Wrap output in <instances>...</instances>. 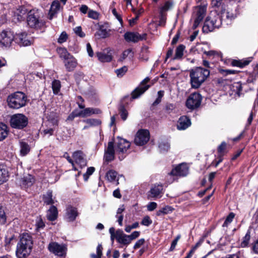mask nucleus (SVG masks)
<instances>
[{
    "mask_svg": "<svg viewBox=\"0 0 258 258\" xmlns=\"http://www.w3.org/2000/svg\"><path fill=\"white\" fill-rule=\"evenodd\" d=\"M210 75V71L202 67H197L190 71L189 77L191 86L198 89Z\"/></svg>",
    "mask_w": 258,
    "mask_h": 258,
    "instance_id": "f257e3e1",
    "label": "nucleus"
},
{
    "mask_svg": "<svg viewBox=\"0 0 258 258\" xmlns=\"http://www.w3.org/2000/svg\"><path fill=\"white\" fill-rule=\"evenodd\" d=\"M32 241L28 234H24L17 244L16 255L18 258H24L31 252Z\"/></svg>",
    "mask_w": 258,
    "mask_h": 258,
    "instance_id": "f03ea898",
    "label": "nucleus"
},
{
    "mask_svg": "<svg viewBox=\"0 0 258 258\" xmlns=\"http://www.w3.org/2000/svg\"><path fill=\"white\" fill-rule=\"evenodd\" d=\"M7 102L10 108L19 109L26 105L27 97L22 92H17L8 96Z\"/></svg>",
    "mask_w": 258,
    "mask_h": 258,
    "instance_id": "7ed1b4c3",
    "label": "nucleus"
},
{
    "mask_svg": "<svg viewBox=\"0 0 258 258\" xmlns=\"http://www.w3.org/2000/svg\"><path fill=\"white\" fill-rule=\"evenodd\" d=\"M223 19L216 12H212L206 18L203 26V31L208 32L215 28H219L222 24Z\"/></svg>",
    "mask_w": 258,
    "mask_h": 258,
    "instance_id": "20e7f679",
    "label": "nucleus"
},
{
    "mask_svg": "<svg viewBox=\"0 0 258 258\" xmlns=\"http://www.w3.org/2000/svg\"><path fill=\"white\" fill-rule=\"evenodd\" d=\"M40 13L38 10H30L28 13L27 23L31 28L40 29L45 26V22L41 19Z\"/></svg>",
    "mask_w": 258,
    "mask_h": 258,
    "instance_id": "39448f33",
    "label": "nucleus"
},
{
    "mask_svg": "<svg viewBox=\"0 0 258 258\" xmlns=\"http://www.w3.org/2000/svg\"><path fill=\"white\" fill-rule=\"evenodd\" d=\"M11 125L13 128L22 129L28 124L27 117L23 114H16L11 117Z\"/></svg>",
    "mask_w": 258,
    "mask_h": 258,
    "instance_id": "423d86ee",
    "label": "nucleus"
},
{
    "mask_svg": "<svg viewBox=\"0 0 258 258\" xmlns=\"http://www.w3.org/2000/svg\"><path fill=\"white\" fill-rule=\"evenodd\" d=\"M206 12V8L204 6H199L195 8L192 16V19L194 21L193 29H196L203 21Z\"/></svg>",
    "mask_w": 258,
    "mask_h": 258,
    "instance_id": "0eeeda50",
    "label": "nucleus"
},
{
    "mask_svg": "<svg viewBox=\"0 0 258 258\" xmlns=\"http://www.w3.org/2000/svg\"><path fill=\"white\" fill-rule=\"evenodd\" d=\"M202 100V97L200 94L194 93L190 94L186 101V107L190 109L193 110L199 107Z\"/></svg>",
    "mask_w": 258,
    "mask_h": 258,
    "instance_id": "6e6552de",
    "label": "nucleus"
},
{
    "mask_svg": "<svg viewBox=\"0 0 258 258\" xmlns=\"http://www.w3.org/2000/svg\"><path fill=\"white\" fill-rule=\"evenodd\" d=\"M149 139V131L146 130H140L137 133L134 142L137 145L142 146L146 144Z\"/></svg>",
    "mask_w": 258,
    "mask_h": 258,
    "instance_id": "1a4fd4ad",
    "label": "nucleus"
},
{
    "mask_svg": "<svg viewBox=\"0 0 258 258\" xmlns=\"http://www.w3.org/2000/svg\"><path fill=\"white\" fill-rule=\"evenodd\" d=\"M58 124V119L55 114H53L52 117L50 115L48 117L47 127L43 131L44 135L50 136L53 135L54 128Z\"/></svg>",
    "mask_w": 258,
    "mask_h": 258,
    "instance_id": "9d476101",
    "label": "nucleus"
},
{
    "mask_svg": "<svg viewBox=\"0 0 258 258\" xmlns=\"http://www.w3.org/2000/svg\"><path fill=\"white\" fill-rule=\"evenodd\" d=\"M15 38L14 33L11 30H4L0 33V43L5 46H9Z\"/></svg>",
    "mask_w": 258,
    "mask_h": 258,
    "instance_id": "9b49d317",
    "label": "nucleus"
},
{
    "mask_svg": "<svg viewBox=\"0 0 258 258\" xmlns=\"http://www.w3.org/2000/svg\"><path fill=\"white\" fill-rule=\"evenodd\" d=\"M150 81L149 77H146L141 82L142 86L136 88L132 93V98L136 99L139 97L141 95L143 94L146 90H147L150 87L149 85H146Z\"/></svg>",
    "mask_w": 258,
    "mask_h": 258,
    "instance_id": "f8f14e48",
    "label": "nucleus"
},
{
    "mask_svg": "<svg viewBox=\"0 0 258 258\" xmlns=\"http://www.w3.org/2000/svg\"><path fill=\"white\" fill-rule=\"evenodd\" d=\"M146 37V34H143L142 35L137 32H127L124 35V39L127 42H137L140 40L145 39Z\"/></svg>",
    "mask_w": 258,
    "mask_h": 258,
    "instance_id": "ddd939ff",
    "label": "nucleus"
},
{
    "mask_svg": "<svg viewBox=\"0 0 258 258\" xmlns=\"http://www.w3.org/2000/svg\"><path fill=\"white\" fill-rule=\"evenodd\" d=\"M188 173V168L186 164H181L173 169L170 175L174 176H184Z\"/></svg>",
    "mask_w": 258,
    "mask_h": 258,
    "instance_id": "4468645a",
    "label": "nucleus"
},
{
    "mask_svg": "<svg viewBox=\"0 0 258 258\" xmlns=\"http://www.w3.org/2000/svg\"><path fill=\"white\" fill-rule=\"evenodd\" d=\"M49 251L58 256H62L65 253L66 247L64 246L58 244L56 242H51L49 244Z\"/></svg>",
    "mask_w": 258,
    "mask_h": 258,
    "instance_id": "2eb2a0df",
    "label": "nucleus"
},
{
    "mask_svg": "<svg viewBox=\"0 0 258 258\" xmlns=\"http://www.w3.org/2000/svg\"><path fill=\"white\" fill-rule=\"evenodd\" d=\"M74 163L78 164L81 168L86 166L87 161L85 158V155L81 151L75 152L73 154Z\"/></svg>",
    "mask_w": 258,
    "mask_h": 258,
    "instance_id": "dca6fc26",
    "label": "nucleus"
},
{
    "mask_svg": "<svg viewBox=\"0 0 258 258\" xmlns=\"http://www.w3.org/2000/svg\"><path fill=\"white\" fill-rule=\"evenodd\" d=\"M131 144L129 142L123 139H119L116 143L115 150L117 153L123 154L130 147Z\"/></svg>",
    "mask_w": 258,
    "mask_h": 258,
    "instance_id": "f3484780",
    "label": "nucleus"
},
{
    "mask_svg": "<svg viewBox=\"0 0 258 258\" xmlns=\"http://www.w3.org/2000/svg\"><path fill=\"white\" fill-rule=\"evenodd\" d=\"M16 39L20 45L27 46L30 45L33 42L32 38L28 36L26 33H22L17 35Z\"/></svg>",
    "mask_w": 258,
    "mask_h": 258,
    "instance_id": "a211bd4d",
    "label": "nucleus"
},
{
    "mask_svg": "<svg viewBox=\"0 0 258 258\" xmlns=\"http://www.w3.org/2000/svg\"><path fill=\"white\" fill-rule=\"evenodd\" d=\"M116 240L118 243L124 245H127L131 243L128 235L125 234L120 230L116 231Z\"/></svg>",
    "mask_w": 258,
    "mask_h": 258,
    "instance_id": "6ab92c4d",
    "label": "nucleus"
},
{
    "mask_svg": "<svg viewBox=\"0 0 258 258\" xmlns=\"http://www.w3.org/2000/svg\"><path fill=\"white\" fill-rule=\"evenodd\" d=\"M77 209L72 206H69L66 209V218L69 222L74 221L78 216Z\"/></svg>",
    "mask_w": 258,
    "mask_h": 258,
    "instance_id": "aec40b11",
    "label": "nucleus"
},
{
    "mask_svg": "<svg viewBox=\"0 0 258 258\" xmlns=\"http://www.w3.org/2000/svg\"><path fill=\"white\" fill-rule=\"evenodd\" d=\"M104 159L107 162H110L114 159L113 143L111 142L108 143L107 148L105 150Z\"/></svg>",
    "mask_w": 258,
    "mask_h": 258,
    "instance_id": "412c9836",
    "label": "nucleus"
},
{
    "mask_svg": "<svg viewBox=\"0 0 258 258\" xmlns=\"http://www.w3.org/2000/svg\"><path fill=\"white\" fill-rule=\"evenodd\" d=\"M191 124L190 119L186 116H181L177 122V128L178 130H184Z\"/></svg>",
    "mask_w": 258,
    "mask_h": 258,
    "instance_id": "4be33fe9",
    "label": "nucleus"
},
{
    "mask_svg": "<svg viewBox=\"0 0 258 258\" xmlns=\"http://www.w3.org/2000/svg\"><path fill=\"white\" fill-rule=\"evenodd\" d=\"M63 63L66 70L69 72L73 71L77 65V60L73 55L64 60Z\"/></svg>",
    "mask_w": 258,
    "mask_h": 258,
    "instance_id": "5701e85b",
    "label": "nucleus"
},
{
    "mask_svg": "<svg viewBox=\"0 0 258 258\" xmlns=\"http://www.w3.org/2000/svg\"><path fill=\"white\" fill-rule=\"evenodd\" d=\"M101 110L98 108H86L83 110L79 111L80 117H86L94 114H99Z\"/></svg>",
    "mask_w": 258,
    "mask_h": 258,
    "instance_id": "b1692460",
    "label": "nucleus"
},
{
    "mask_svg": "<svg viewBox=\"0 0 258 258\" xmlns=\"http://www.w3.org/2000/svg\"><path fill=\"white\" fill-rule=\"evenodd\" d=\"M27 13V11L25 8L20 7L15 12L14 19H16L18 21H21L24 19Z\"/></svg>",
    "mask_w": 258,
    "mask_h": 258,
    "instance_id": "393cba45",
    "label": "nucleus"
},
{
    "mask_svg": "<svg viewBox=\"0 0 258 258\" xmlns=\"http://www.w3.org/2000/svg\"><path fill=\"white\" fill-rule=\"evenodd\" d=\"M162 189V186L160 185L153 186L149 191L148 197L158 198L161 197L160 195Z\"/></svg>",
    "mask_w": 258,
    "mask_h": 258,
    "instance_id": "a878e982",
    "label": "nucleus"
},
{
    "mask_svg": "<svg viewBox=\"0 0 258 258\" xmlns=\"http://www.w3.org/2000/svg\"><path fill=\"white\" fill-rule=\"evenodd\" d=\"M60 9V4L58 1L52 2L49 12V19L51 20L54 15L57 13Z\"/></svg>",
    "mask_w": 258,
    "mask_h": 258,
    "instance_id": "bb28decb",
    "label": "nucleus"
},
{
    "mask_svg": "<svg viewBox=\"0 0 258 258\" xmlns=\"http://www.w3.org/2000/svg\"><path fill=\"white\" fill-rule=\"evenodd\" d=\"M221 17L223 20L225 19L232 20L235 18V14L231 10H223L221 11Z\"/></svg>",
    "mask_w": 258,
    "mask_h": 258,
    "instance_id": "cd10ccee",
    "label": "nucleus"
},
{
    "mask_svg": "<svg viewBox=\"0 0 258 258\" xmlns=\"http://www.w3.org/2000/svg\"><path fill=\"white\" fill-rule=\"evenodd\" d=\"M110 29L105 28L104 26H100L99 30L95 34V36H99L100 38H105L110 36Z\"/></svg>",
    "mask_w": 258,
    "mask_h": 258,
    "instance_id": "c85d7f7f",
    "label": "nucleus"
},
{
    "mask_svg": "<svg viewBox=\"0 0 258 258\" xmlns=\"http://www.w3.org/2000/svg\"><path fill=\"white\" fill-rule=\"evenodd\" d=\"M57 216V208L54 206H51L47 212V217L48 219L50 221H54L56 219Z\"/></svg>",
    "mask_w": 258,
    "mask_h": 258,
    "instance_id": "c756f323",
    "label": "nucleus"
},
{
    "mask_svg": "<svg viewBox=\"0 0 258 258\" xmlns=\"http://www.w3.org/2000/svg\"><path fill=\"white\" fill-rule=\"evenodd\" d=\"M43 201L46 205H52L55 203L56 201L54 198H52V191L48 190L43 195Z\"/></svg>",
    "mask_w": 258,
    "mask_h": 258,
    "instance_id": "7c9ffc66",
    "label": "nucleus"
},
{
    "mask_svg": "<svg viewBox=\"0 0 258 258\" xmlns=\"http://www.w3.org/2000/svg\"><path fill=\"white\" fill-rule=\"evenodd\" d=\"M9 174L7 170L2 165H0V184L7 181L8 179Z\"/></svg>",
    "mask_w": 258,
    "mask_h": 258,
    "instance_id": "2f4dec72",
    "label": "nucleus"
},
{
    "mask_svg": "<svg viewBox=\"0 0 258 258\" xmlns=\"http://www.w3.org/2000/svg\"><path fill=\"white\" fill-rule=\"evenodd\" d=\"M185 47L184 45L182 44L179 45L176 48L175 55L172 59L173 60L180 59L183 55V51L185 49Z\"/></svg>",
    "mask_w": 258,
    "mask_h": 258,
    "instance_id": "473e14b6",
    "label": "nucleus"
},
{
    "mask_svg": "<svg viewBox=\"0 0 258 258\" xmlns=\"http://www.w3.org/2000/svg\"><path fill=\"white\" fill-rule=\"evenodd\" d=\"M98 59L101 62H109L112 60L111 55L103 52H98L97 53Z\"/></svg>",
    "mask_w": 258,
    "mask_h": 258,
    "instance_id": "72a5a7b5",
    "label": "nucleus"
},
{
    "mask_svg": "<svg viewBox=\"0 0 258 258\" xmlns=\"http://www.w3.org/2000/svg\"><path fill=\"white\" fill-rule=\"evenodd\" d=\"M34 182V177L31 175H27L22 179V184L25 187L30 186Z\"/></svg>",
    "mask_w": 258,
    "mask_h": 258,
    "instance_id": "f704fd0d",
    "label": "nucleus"
},
{
    "mask_svg": "<svg viewBox=\"0 0 258 258\" xmlns=\"http://www.w3.org/2000/svg\"><path fill=\"white\" fill-rule=\"evenodd\" d=\"M7 126L4 123H0V141L4 140L8 136Z\"/></svg>",
    "mask_w": 258,
    "mask_h": 258,
    "instance_id": "c9c22d12",
    "label": "nucleus"
},
{
    "mask_svg": "<svg viewBox=\"0 0 258 258\" xmlns=\"http://www.w3.org/2000/svg\"><path fill=\"white\" fill-rule=\"evenodd\" d=\"M250 61L247 60H233L231 64L234 67L243 68L248 65Z\"/></svg>",
    "mask_w": 258,
    "mask_h": 258,
    "instance_id": "e433bc0d",
    "label": "nucleus"
},
{
    "mask_svg": "<svg viewBox=\"0 0 258 258\" xmlns=\"http://www.w3.org/2000/svg\"><path fill=\"white\" fill-rule=\"evenodd\" d=\"M20 153L23 156L26 155L30 151L29 146L26 143L21 141L20 142Z\"/></svg>",
    "mask_w": 258,
    "mask_h": 258,
    "instance_id": "4c0bfd02",
    "label": "nucleus"
},
{
    "mask_svg": "<svg viewBox=\"0 0 258 258\" xmlns=\"http://www.w3.org/2000/svg\"><path fill=\"white\" fill-rule=\"evenodd\" d=\"M57 52L60 57L63 58L64 60L67 59L69 57L72 56V55H71L64 48H59L57 49Z\"/></svg>",
    "mask_w": 258,
    "mask_h": 258,
    "instance_id": "58836bf2",
    "label": "nucleus"
},
{
    "mask_svg": "<svg viewBox=\"0 0 258 258\" xmlns=\"http://www.w3.org/2000/svg\"><path fill=\"white\" fill-rule=\"evenodd\" d=\"M117 175V173L115 171L110 170L106 173V177L108 181L112 182L115 180Z\"/></svg>",
    "mask_w": 258,
    "mask_h": 258,
    "instance_id": "ea45409f",
    "label": "nucleus"
},
{
    "mask_svg": "<svg viewBox=\"0 0 258 258\" xmlns=\"http://www.w3.org/2000/svg\"><path fill=\"white\" fill-rule=\"evenodd\" d=\"M83 121L86 123L89 127L97 126L101 124V121L97 119H87Z\"/></svg>",
    "mask_w": 258,
    "mask_h": 258,
    "instance_id": "a19ab883",
    "label": "nucleus"
},
{
    "mask_svg": "<svg viewBox=\"0 0 258 258\" xmlns=\"http://www.w3.org/2000/svg\"><path fill=\"white\" fill-rule=\"evenodd\" d=\"M173 210V209L170 206H165V207L161 209L157 212V215L158 216H160L161 215L167 214L170 212H171Z\"/></svg>",
    "mask_w": 258,
    "mask_h": 258,
    "instance_id": "79ce46f5",
    "label": "nucleus"
},
{
    "mask_svg": "<svg viewBox=\"0 0 258 258\" xmlns=\"http://www.w3.org/2000/svg\"><path fill=\"white\" fill-rule=\"evenodd\" d=\"M102 249L103 247L101 244H98L97 247L96 252L97 254L92 253L91 254V257L92 258H101V256L102 254Z\"/></svg>",
    "mask_w": 258,
    "mask_h": 258,
    "instance_id": "37998d69",
    "label": "nucleus"
},
{
    "mask_svg": "<svg viewBox=\"0 0 258 258\" xmlns=\"http://www.w3.org/2000/svg\"><path fill=\"white\" fill-rule=\"evenodd\" d=\"M60 88V83L58 80H54L52 83V88L54 94H57Z\"/></svg>",
    "mask_w": 258,
    "mask_h": 258,
    "instance_id": "c03bdc74",
    "label": "nucleus"
},
{
    "mask_svg": "<svg viewBox=\"0 0 258 258\" xmlns=\"http://www.w3.org/2000/svg\"><path fill=\"white\" fill-rule=\"evenodd\" d=\"M219 72L223 76H227L231 74H235L238 73V71L235 70H224L222 69H220Z\"/></svg>",
    "mask_w": 258,
    "mask_h": 258,
    "instance_id": "a18cd8bd",
    "label": "nucleus"
},
{
    "mask_svg": "<svg viewBox=\"0 0 258 258\" xmlns=\"http://www.w3.org/2000/svg\"><path fill=\"white\" fill-rule=\"evenodd\" d=\"M235 217V214L233 213H230L227 217L225 222L223 224V227H227L228 225L233 221Z\"/></svg>",
    "mask_w": 258,
    "mask_h": 258,
    "instance_id": "49530a36",
    "label": "nucleus"
},
{
    "mask_svg": "<svg viewBox=\"0 0 258 258\" xmlns=\"http://www.w3.org/2000/svg\"><path fill=\"white\" fill-rule=\"evenodd\" d=\"M161 152H166L170 148V145L168 142H161L159 145Z\"/></svg>",
    "mask_w": 258,
    "mask_h": 258,
    "instance_id": "de8ad7c7",
    "label": "nucleus"
},
{
    "mask_svg": "<svg viewBox=\"0 0 258 258\" xmlns=\"http://www.w3.org/2000/svg\"><path fill=\"white\" fill-rule=\"evenodd\" d=\"M120 114L122 120H125L128 116V112L123 106H121L120 109Z\"/></svg>",
    "mask_w": 258,
    "mask_h": 258,
    "instance_id": "09e8293b",
    "label": "nucleus"
},
{
    "mask_svg": "<svg viewBox=\"0 0 258 258\" xmlns=\"http://www.w3.org/2000/svg\"><path fill=\"white\" fill-rule=\"evenodd\" d=\"M127 68L126 67L124 66L119 69L115 70V73L118 77H122L127 72Z\"/></svg>",
    "mask_w": 258,
    "mask_h": 258,
    "instance_id": "8fccbe9b",
    "label": "nucleus"
},
{
    "mask_svg": "<svg viewBox=\"0 0 258 258\" xmlns=\"http://www.w3.org/2000/svg\"><path fill=\"white\" fill-rule=\"evenodd\" d=\"M172 6V3L170 2H166L164 5L160 8V13H164L168 11Z\"/></svg>",
    "mask_w": 258,
    "mask_h": 258,
    "instance_id": "3c124183",
    "label": "nucleus"
},
{
    "mask_svg": "<svg viewBox=\"0 0 258 258\" xmlns=\"http://www.w3.org/2000/svg\"><path fill=\"white\" fill-rule=\"evenodd\" d=\"M6 221V216L3 207H0V224H4Z\"/></svg>",
    "mask_w": 258,
    "mask_h": 258,
    "instance_id": "603ef678",
    "label": "nucleus"
},
{
    "mask_svg": "<svg viewBox=\"0 0 258 258\" xmlns=\"http://www.w3.org/2000/svg\"><path fill=\"white\" fill-rule=\"evenodd\" d=\"M250 235L248 234V233H247L245 236L243 238V240L241 243V246L242 247H246L249 242V240L250 239Z\"/></svg>",
    "mask_w": 258,
    "mask_h": 258,
    "instance_id": "864d4df0",
    "label": "nucleus"
},
{
    "mask_svg": "<svg viewBox=\"0 0 258 258\" xmlns=\"http://www.w3.org/2000/svg\"><path fill=\"white\" fill-rule=\"evenodd\" d=\"M95 171V168L93 167H90L88 168L86 173L84 174V178L85 180H87L89 176L93 174Z\"/></svg>",
    "mask_w": 258,
    "mask_h": 258,
    "instance_id": "5fc2aeb1",
    "label": "nucleus"
},
{
    "mask_svg": "<svg viewBox=\"0 0 258 258\" xmlns=\"http://www.w3.org/2000/svg\"><path fill=\"white\" fill-rule=\"evenodd\" d=\"M88 17L94 20H96L98 18L99 13L92 10H90L88 12Z\"/></svg>",
    "mask_w": 258,
    "mask_h": 258,
    "instance_id": "6e6d98bb",
    "label": "nucleus"
},
{
    "mask_svg": "<svg viewBox=\"0 0 258 258\" xmlns=\"http://www.w3.org/2000/svg\"><path fill=\"white\" fill-rule=\"evenodd\" d=\"M68 39V35L65 32H62L58 38V42L62 43L67 41Z\"/></svg>",
    "mask_w": 258,
    "mask_h": 258,
    "instance_id": "4d7b16f0",
    "label": "nucleus"
},
{
    "mask_svg": "<svg viewBox=\"0 0 258 258\" xmlns=\"http://www.w3.org/2000/svg\"><path fill=\"white\" fill-rule=\"evenodd\" d=\"M74 31L75 33L80 37H84L85 36V33L82 31L81 26L76 27L74 29Z\"/></svg>",
    "mask_w": 258,
    "mask_h": 258,
    "instance_id": "13d9d810",
    "label": "nucleus"
},
{
    "mask_svg": "<svg viewBox=\"0 0 258 258\" xmlns=\"http://www.w3.org/2000/svg\"><path fill=\"white\" fill-rule=\"evenodd\" d=\"M152 221L150 219V217L148 216H146L143 218L141 222V224L143 225L148 226L152 223Z\"/></svg>",
    "mask_w": 258,
    "mask_h": 258,
    "instance_id": "bf43d9fd",
    "label": "nucleus"
},
{
    "mask_svg": "<svg viewBox=\"0 0 258 258\" xmlns=\"http://www.w3.org/2000/svg\"><path fill=\"white\" fill-rule=\"evenodd\" d=\"M63 156H64V157H65L67 159L68 161L72 164V165L73 166V169L74 170H78V169L76 168V167L75 165L74 160L71 158V157L68 155V153H66L64 154Z\"/></svg>",
    "mask_w": 258,
    "mask_h": 258,
    "instance_id": "052dcab7",
    "label": "nucleus"
},
{
    "mask_svg": "<svg viewBox=\"0 0 258 258\" xmlns=\"http://www.w3.org/2000/svg\"><path fill=\"white\" fill-rule=\"evenodd\" d=\"M14 235L13 234H9L8 233L5 236V243L6 245H9L11 242L14 239Z\"/></svg>",
    "mask_w": 258,
    "mask_h": 258,
    "instance_id": "680f3d73",
    "label": "nucleus"
},
{
    "mask_svg": "<svg viewBox=\"0 0 258 258\" xmlns=\"http://www.w3.org/2000/svg\"><path fill=\"white\" fill-rule=\"evenodd\" d=\"M140 232L136 231L133 232L131 235H129L128 236H129L131 242H132V240L138 238L140 236Z\"/></svg>",
    "mask_w": 258,
    "mask_h": 258,
    "instance_id": "e2e57ef3",
    "label": "nucleus"
},
{
    "mask_svg": "<svg viewBox=\"0 0 258 258\" xmlns=\"http://www.w3.org/2000/svg\"><path fill=\"white\" fill-rule=\"evenodd\" d=\"M160 18L159 25L160 26H164L166 22V16L164 13H160Z\"/></svg>",
    "mask_w": 258,
    "mask_h": 258,
    "instance_id": "0e129e2a",
    "label": "nucleus"
},
{
    "mask_svg": "<svg viewBox=\"0 0 258 258\" xmlns=\"http://www.w3.org/2000/svg\"><path fill=\"white\" fill-rule=\"evenodd\" d=\"M145 243V239L144 238H141L138 240L134 246V249H137L139 248L141 246L144 244Z\"/></svg>",
    "mask_w": 258,
    "mask_h": 258,
    "instance_id": "69168bd1",
    "label": "nucleus"
},
{
    "mask_svg": "<svg viewBox=\"0 0 258 258\" xmlns=\"http://www.w3.org/2000/svg\"><path fill=\"white\" fill-rule=\"evenodd\" d=\"M157 206V205L155 202H150L147 206V209L149 211H152L156 208Z\"/></svg>",
    "mask_w": 258,
    "mask_h": 258,
    "instance_id": "338daca9",
    "label": "nucleus"
},
{
    "mask_svg": "<svg viewBox=\"0 0 258 258\" xmlns=\"http://www.w3.org/2000/svg\"><path fill=\"white\" fill-rule=\"evenodd\" d=\"M112 13L113 15L115 17V18L118 20L120 24L122 25L123 23L122 19L121 16L119 14H118L115 9H113L112 10Z\"/></svg>",
    "mask_w": 258,
    "mask_h": 258,
    "instance_id": "774afa93",
    "label": "nucleus"
}]
</instances>
